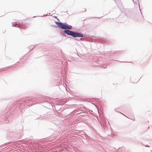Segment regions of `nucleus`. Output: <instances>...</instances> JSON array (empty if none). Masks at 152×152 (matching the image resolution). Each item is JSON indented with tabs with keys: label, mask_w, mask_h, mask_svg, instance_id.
<instances>
[{
	"label": "nucleus",
	"mask_w": 152,
	"mask_h": 152,
	"mask_svg": "<svg viewBox=\"0 0 152 152\" xmlns=\"http://www.w3.org/2000/svg\"><path fill=\"white\" fill-rule=\"evenodd\" d=\"M56 24L58 27L63 29H71V27L68 26L66 23L57 22Z\"/></svg>",
	"instance_id": "2"
},
{
	"label": "nucleus",
	"mask_w": 152,
	"mask_h": 152,
	"mask_svg": "<svg viewBox=\"0 0 152 152\" xmlns=\"http://www.w3.org/2000/svg\"><path fill=\"white\" fill-rule=\"evenodd\" d=\"M64 32L66 34L68 35H71L74 37H83V35H82V34L80 33L75 32L70 30H65L64 31Z\"/></svg>",
	"instance_id": "1"
}]
</instances>
